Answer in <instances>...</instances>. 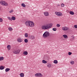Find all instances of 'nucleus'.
<instances>
[{"label": "nucleus", "mask_w": 77, "mask_h": 77, "mask_svg": "<svg viewBox=\"0 0 77 77\" xmlns=\"http://www.w3.org/2000/svg\"><path fill=\"white\" fill-rule=\"evenodd\" d=\"M52 26H53V24L50 23L43 25L42 26L41 28L43 30H49L52 27Z\"/></svg>", "instance_id": "f257e3e1"}, {"label": "nucleus", "mask_w": 77, "mask_h": 77, "mask_svg": "<svg viewBox=\"0 0 77 77\" xmlns=\"http://www.w3.org/2000/svg\"><path fill=\"white\" fill-rule=\"evenodd\" d=\"M25 24L26 26L30 27H33L34 25L33 22L30 21H27L25 23Z\"/></svg>", "instance_id": "f03ea898"}, {"label": "nucleus", "mask_w": 77, "mask_h": 77, "mask_svg": "<svg viewBox=\"0 0 77 77\" xmlns=\"http://www.w3.org/2000/svg\"><path fill=\"white\" fill-rule=\"evenodd\" d=\"M50 35V32L48 31H46L43 35V37L44 38H47Z\"/></svg>", "instance_id": "7ed1b4c3"}, {"label": "nucleus", "mask_w": 77, "mask_h": 77, "mask_svg": "<svg viewBox=\"0 0 77 77\" xmlns=\"http://www.w3.org/2000/svg\"><path fill=\"white\" fill-rule=\"evenodd\" d=\"M0 3L3 6H8V3L4 1H1L0 2Z\"/></svg>", "instance_id": "20e7f679"}, {"label": "nucleus", "mask_w": 77, "mask_h": 77, "mask_svg": "<svg viewBox=\"0 0 77 77\" xmlns=\"http://www.w3.org/2000/svg\"><path fill=\"white\" fill-rule=\"evenodd\" d=\"M20 51H21V50L20 49H16L13 51V52L14 54H18L20 53Z\"/></svg>", "instance_id": "39448f33"}, {"label": "nucleus", "mask_w": 77, "mask_h": 77, "mask_svg": "<svg viewBox=\"0 0 77 77\" xmlns=\"http://www.w3.org/2000/svg\"><path fill=\"white\" fill-rule=\"evenodd\" d=\"M55 14L56 15H57V16H59V17H60V16H62V13L61 12H57V11H56L55 12Z\"/></svg>", "instance_id": "423d86ee"}, {"label": "nucleus", "mask_w": 77, "mask_h": 77, "mask_svg": "<svg viewBox=\"0 0 77 77\" xmlns=\"http://www.w3.org/2000/svg\"><path fill=\"white\" fill-rule=\"evenodd\" d=\"M35 76L36 77H41L43 76L42 74L40 73H36L35 75Z\"/></svg>", "instance_id": "0eeeda50"}, {"label": "nucleus", "mask_w": 77, "mask_h": 77, "mask_svg": "<svg viewBox=\"0 0 77 77\" xmlns=\"http://www.w3.org/2000/svg\"><path fill=\"white\" fill-rule=\"evenodd\" d=\"M62 29L63 30H64V31H66V30H69V28H67L66 26H65L64 27H62Z\"/></svg>", "instance_id": "6e6552de"}, {"label": "nucleus", "mask_w": 77, "mask_h": 77, "mask_svg": "<svg viewBox=\"0 0 77 77\" xmlns=\"http://www.w3.org/2000/svg\"><path fill=\"white\" fill-rule=\"evenodd\" d=\"M50 57L48 56H45L44 59H45V60H49V59H50Z\"/></svg>", "instance_id": "1a4fd4ad"}, {"label": "nucleus", "mask_w": 77, "mask_h": 77, "mask_svg": "<svg viewBox=\"0 0 77 77\" xmlns=\"http://www.w3.org/2000/svg\"><path fill=\"white\" fill-rule=\"evenodd\" d=\"M44 14L45 15V16L47 17L48 16V15H49V13L48 12H45L44 13Z\"/></svg>", "instance_id": "9d476101"}, {"label": "nucleus", "mask_w": 77, "mask_h": 77, "mask_svg": "<svg viewBox=\"0 0 77 77\" xmlns=\"http://www.w3.org/2000/svg\"><path fill=\"white\" fill-rule=\"evenodd\" d=\"M17 41L19 42H21L23 41V40H22V39L21 38H19L17 39Z\"/></svg>", "instance_id": "9b49d317"}, {"label": "nucleus", "mask_w": 77, "mask_h": 77, "mask_svg": "<svg viewBox=\"0 0 77 77\" xmlns=\"http://www.w3.org/2000/svg\"><path fill=\"white\" fill-rule=\"evenodd\" d=\"M23 54L24 55L26 56V55H27V54H28V52L27 51H25L23 52Z\"/></svg>", "instance_id": "f8f14e48"}, {"label": "nucleus", "mask_w": 77, "mask_h": 77, "mask_svg": "<svg viewBox=\"0 0 77 77\" xmlns=\"http://www.w3.org/2000/svg\"><path fill=\"white\" fill-rule=\"evenodd\" d=\"M35 38V36L34 35H31L30 36V38L31 39H34Z\"/></svg>", "instance_id": "ddd939ff"}, {"label": "nucleus", "mask_w": 77, "mask_h": 77, "mask_svg": "<svg viewBox=\"0 0 77 77\" xmlns=\"http://www.w3.org/2000/svg\"><path fill=\"white\" fill-rule=\"evenodd\" d=\"M10 69L9 68H7L5 69V72H8L9 71H10Z\"/></svg>", "instance_id": "4468645a"}, {"label": "nucleus", "mask_w": 77, "mask_h": 77, "mask_svg": "<svg viewBox=\"0 0 77 77\" xmlns=\"http://www.w3.org/2000/svg\"><path fill=\"white\" fill-rule=\"evenodd\" d=\"M20 75L21 77H23L24 76V74L23 73H21L20 74Z\"/></svg>", "instance_id": "2eb2a0df"}, {"label": "nucleus", "mask_w": 77, "mask_h": 77, "mask_svg": "<svg viewBox=\"0 0 77 77\" xmlns=\"http://www.w3.org/2000/svg\"><path fill=\"white\" fill-rule=\"evenodd\" d=\"M54 63H55V64H57V63H58V61H57V60H54Z\"/></svg>", "instance_id": "dca6fc26"}, {"label": "nucleus", "mask_w": 77, "mask_h": 77, "mask_svg": "<svg viewBox=\"0 0 77 77\" xmlns=\"http://www.w3.org/2000/svg\"><path fill=\"white\" fill-rule=\"evenodd\" d=\"M42 63H47V61L45 60H42Z\"/></svg>", "instance_id": "f3484780"}, {"label": "nucleus", "mask_w": 77, "mask_h": 77, "mask_svg": "<svg viewBox=\"0 0 77 77\" xmlns=\"http://www.w3.org/2000/svg\"><path fill=\"white\" fill-rule=\"evenodd\" d=\"M63 37L64 38H68V36L67 35H63Z\"/></svg>", "instance_id": "a211bd4d"}, {"label": "nucleus", "mask_w": 77, "mask_h": 77, "mask_svg": "<svg viewBox=\"0 0 77 77\" xmlns=\"http://www.w3.org/2000/svg\"><path fill=\"white\" fill-rule=\"evenodd\" d=\"M7 48L9 50H10L11 49V46L10 45H8L7 46Z\"/></svg>", "instance_id": "6ab92c4d"}, {"label": "nucleus", "mask_w": 77, "mask_h": 77, "mask_svg": "<svg viewBox=\"0 0 77 77\" xmlns=\"http://www.w3.org/2000/svg\"><path fill=\"white\" fill-rule=\"evenodd\" d=\"M4 60V57H0V61L1 60Z\"/></svg>", "instance_id": "aec40b11"}, {"label": "nucleus", "mask_w": 77, "mask_h": 77, "mask_svg": "<svg viewBox=\"0 0 77 77\" xmlns=\"http://www.w3.org/2000/svg\"><path fill=\"white\" fill-rule=\"evenodd\" d=\"M21 6L23 7H24V8H26V5H25V4L24 3L22 4Z\"/></svg>", "instance_id": "412c9836"}, {"label": "nucleus", "mask_w": 77, "mask_h": 77, "mask_svg": "<svg viewBox=\"0 0 77 77\" xmlns=\"http://www.w3.org/2000/svg\"><path fill=\"white\" fill-rule=\"evenodd\" d=\"M70 63H71V65H74V62L73 61H71L70 62Z\"/></svg>", "instance_id": "4be33fe9"}, {"label": "nucleus", "mask_w": 77, "mask_h": 77, "mask_svg": "<svg viewBox=\"0 0 77 77\" xmlns=\"http://www.w3.org/2000/svg\"><path fill=\"white\" fill-rule=\"evenodd\" d=\"M51 65L49 63H48L47 64V66H48V67L49 68H50V67H51Z\"/></svg>", "instance_id": "5701e85b"}, {"label": "nucleus", "mask_w": 77, "mask_h": 77, "mask_svg": "<svg viewBox=\"0 0 77 77\" xmlns=\"http://www.w3.org/2000/svg\"><path fill=\"white\" fill-rule=\"evenodd\" d=\"M69 14L71 15H74V13L73 11H71L69 12Z\"/></svg>", "instance_id": "b1692460"}, {"label": "nucleus", "mask_w": 77, "mask_h": 77, "mask_svg": "<svg viewBox=\"0 0 77 77\" xmlns=\"http://www.w3.org/2000/svg\"><path fill=\"white\" fill-rule=\"evenodd\" d=\"M8 30L10 31H12V30H13V29H12V28L11 27H10L8 28Z\"/></svg>", "instance_id": "393cba45"}, {"label": "nucleus", "mask_w": 77, "mask_h": 77, "mask_svg": "<svg viewBox=\"0 0 77 77\" xmlns=\"http://www.w3.org/2000/svg\"><path fill=\"white\" fill-rule=\"evenodd\" d=\"M15 17L12 16L11 17V20H15Z\"/></svg>", "instance_id": "a878e982"}, {"label": "nucleus", "mask_w": 77, "mask_h": 77, "mask_svg": "<svg viewBox=\"0 0 77 77\" xmlns=\"http://www.w3.org/2000/svg\"><path fill=\"white\" fill-rule=\"evenodd\" d=\"M74 39V36L72 37V38L70 39V41H74V39Z\"/></svg>", "instance_id": "bb28decb"}, {"label": "nucleus", "mask_w": 77, "mask_h": 77, "mask_svg": "<svg viewBox=\"0 0 77 77\" xmlns=\"http://www.w3.org/2000/svg\"><path fill=\"white\" fill-rule=\"evenodd\" d=\"M4 69V67L3 66H1L0 67V69L2 70Z\"/></svg>", "instance_id": "cd10ccee"}, {"label": "nucleus", "mask_w": 77, "mask_h": 77, "mask_svg": "<svg viewBox=\"0 0 77 77\" xmlns=\"http://www.w3.org/2000/svg\"><path fill=\"white\" fill-rule=\"evenodd\" d=\"M24 35H25V37H26V38H27V37H28V34H27V33H25L24 34Z\"/></svg>", "instance_id": "c85d7f7f"}, {"label": "nucleus", "mask_w": 77, "mask_h": 77, "mask_svg": "<svg viewBox=\"0 0 77 77\" xmlns=\"http://www.w3.org/2000/svg\"><path fill=\"white\" fill-rule=\"evenodd\" d=\"M54 31H56L57 30V29L56 28H54L52 29Z\"/></svg>", "instance_id": "c756f323"}, {"label": "nucleus", "mask_w": 77, "mask_h": 77, "mask_svg": "<svg viewBox=\"0 0 77 77\" xmlns=\"http://www.w3.org/2000/svg\"><path fill=\"white\" fill-rule=\"evenodd\" d=\"M24 42H26V43H27L28 42V40L27 39H25L24 40Z\"/></svg>", "instance_id": "7c9ffc66"}, {"label": "nucleus", "mask_w": 77, "mask_h": 77, "mask_svg": "<svg viewBox=\"0 0 77 77\" xmlns=\"http://www.w3.org/2000/svg\"><path fill=\"white\" fill-rule=\"evenodd\" d=\"M68 54L69 55V56H70V55H71V54H72V53L71 52H68Z\"/></svg>", "instance_id": "2f4dec72"}, {"label": "nucleus", "mask_w": 77, "mask_h": 77, "mask_svg": "<svg viewBox=\"0 0 77 77\" xmlns=\"http://www.w3.org/2000/svg\"><path fill=\"white\" fill-rule=\"evenodd\" d=\"M13 10H11L9 11V13H12V12H13Z\"/></svg>", "instance_id": "473e14b6"}, {"label": "nucleus", "mask_w": 77, "mask_h": 77, "mask_svg": "<svg viewBox=\"0 0 77 77\" xmlns=\"http://www.w3.org/2000/svg\"><path fill=\"white\" fill-rule=\"evenodd\" d=\"M8 18L9 20H11V17H8Z\"/></svg>", "instance_id": "72a5a7b5"}, {"label": "nucleus", "mask_w": 77, "mask_h": 77, "mask_svg": "<svg viewBox=\"0 0 77 77\" xmlns=\"http://www.w3.org/2000/svg\"><path fill=\"white\" fill-rule=\"evenodd\" d=\"M64 4H61V6L62 7H64Z\"/></svg>", "instance_id": "f704fd0d"}, {"label": "nucleus", "mask_w": 77, "mask_h": 77, "mask_svg": "<svg viewBox=\"0 0 77 77\" xmlns=\"http://www.w3.org/2000/svg\"><path fill=\"white\" fill-rule=\"evenodd\" d=\"M74 27L75 28V29L77 28V25H75L74 26Z\"/></svg>", "instance_id": "c9c22d12"}, {"label": "nucleus", "mask_w": 77, "mask_h": 77, "mask_svg": "<svg viewBox=\"0 0 77 77\" xmlns=\"http://www.w3.org/2000/svg\"><path fill=\"white\" fill-rule=\"evenodd\" d=\"M57 27H60V25L59 24H57Z\"/></svg>", "instance_id": "e433bc0d"}, {"label": "nucleus", "mask_w": 77, "mask_h": 77, "mask_svg": "<svg viewBox=\"0 0 77 77\" xmlns=\"http://www.w3.org/2000/svg\"><path fill=\"white\" fill-rule=\"evenodd\" d=\"M3 21V19L1 18H0V22H2Z\"/></svg>", "instance_id": "4c0bfd02"}, {"label": "nucleus", "mask_w": 77, "mask_h": 77, "mask_svg": "<svg viewBox=\"0 0 77 77\" xmlns=\"http://www.w3.org/2000/svg\"><path fill=\"white\" fill-rule=\"evenodd\" d=\"M60 6V5H57V6Z\"/></svg>", "instance_id": "58836bf2"}, {"label": "nucleus", "mask_w": 77, "mask_h": 77, "mask_svg": "<svg viewBox=\"0 0 77 77\" xmlns=\"http://www.w3.org/2000/svg\"><path fill=\"white\" fill-rule=\"evenodd\" d=\"M47 53H48V52H49V51H47Z\"/></svg>", "instance_id": "ea45409f"}]
</instances>
